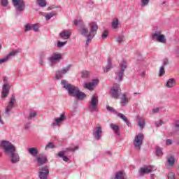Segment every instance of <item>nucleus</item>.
Returning <instances> with one entry per match:
<instances>
[{
  "label": "nucleus",
  "mask_w": 179,
  "mask_h": 179,
  "mask_svg": "<svg viewBox=\"0 0 179 179\" xmlns=\"http://www.w3.org/2000/svg\"><path fill=\"white\" fill-rule=\"evenodd\" d=\"M73 23L75 26H81V27L79 29L80 33L84 37H86V47L89 46V44L90 43V41L94 38V36L97 34V30H99V25H97V23L96 22H90L88 26L89 29H87L85 27V24H83V20L81 19L79 20H74Z\"/></svg>",
  "instance_id": "nucleus-1"
},
{
  "label": "nucleus",
  "mask_w": 179,
  "mask_h": 179,
  "mask_svg": "<svg viewBox=\"0 0 179 179\" xmlns=\"http://www.w3.org/2000/svg\"><path fill=\"white\" fill-rule=\"evenodd\" d=\"M0 148L3 150L4 154L10 157V163L16 164L20 162V156L17 153L16 146L13 145L10 141H0Z\"/></svg>",
  "instance_id": "nucleus-2"
},
{
  "label": "nucleus",
  "mask_w": 179,
  "mask_h": 179,
  "mask_svg": "<svg viewBox=\"0 0 179 179\" xmlns=\"http://www.w3.org/2000/svg\"><path fill=\"white\" fill-rule=\"evenodd\" d=\"M61 85L63 89L67 90L69 96H71L72 97H75L76 96V94L79 90V87L68 83L66 80H62Z\"/></svg>",
  "instance_id": "nucleus-3"
},
{
  "label": "nucleus",
  "mask_w": 179,
  "mask_h": 179,
  "mask_svg": "<svg viewBox=\"0 0 179 179\" xmlns=\"http://www.w3.org/2000/svg\"><path fill=\"white\" fill-rule=\"evenodd\" d=\"M99 106V98L97 94H94L91 101L89 103L88 110L90 113H94V111H97V107Z\"/></svg>",
  "instance_id": "nucleus-4"
},
{
  "label": "nucleus",
  "mask_w": 179,
  "mask_h": 179,
  "mask_svg": "<svg viewBox=\"0 0 179 179\" xmlns=\"http://www.w3.org/2000/svg\"><path fill=\"white\" fill-rule=\"evenodd\" d=\"M120 69L118 71L115 72V79L117 80V82H121L122 80V76H124V73L125 72V70L127 69V62L123 61L120 64Z\"/></svg>",
  "instance_id": "nucleus-5"
},
{
  "label": "nucleus",
  "mask_w": 179,
  "mask_h": 179,
  "mask_svg": "<svg viewBox=\"0 0 179 179\" xmlns=\"http://www.w3.org/2000/svg\"><path fill=\"white\" fill-rule=\"evenodd\" d=\"M152 39L158 41V43H162V44L167 43L166 36L162 34V31H155V33L152 34Z\"/></svg>",
  "instance_id": "nucleus-6"
},
{
  "label": "nucleus",
  "mask_w": 179,
  "mask_h": 179,
  "mask_svg": "<svg viewBox=\"0 0 179 179\" xmlns=\"http://www.w3.org/2000/svg\"><path fill=\"white\" fill-rule=\"evenodd\" d=\"M144 136L142 133H139L136 135L134 139L133 145L136 150H141V146L143 145Z\"/></svg>",
  "instance_id": "nucleus-7"
},
{
  "label": "nucleus",
  "mask_w": 179,
  "mask_h": 179,
  "mask_svg": "<svg viewBox=\"0 0 179 179\" xmlns=\"http://www.w3.org/2000/svg\"><path fill=\"white\" fill-rule=\"evenodd\" d=\"M71 68H72V64H68L66 67H63V69L58 70L55 73V79L57 80H59L63 76V75H66L67 72L71 71Z\"/></svg>",
  "instance_id": "nucleus-8"
},
{
  "label": "nucleus",
  "mask_w": 179,
  "mask_h": 179,
  "mask_svg": "<svg viewBox=\"0 0 179 179\" xmlns=\"http://www.w3.org/2000/svg\"><path fill=\"white\" fill-rule=\"evenodd\" d=\"M17 12H22L26 8V3L23 0H12Z\"/></svg>",
  "instance_id": "nucleus-9"
},
{
  "label": "nucleus",
  "mask_w": 179,
  "mask_h": 179,
  "mask_svg": "<svg viewBox=\"0 0 179 179\" xmlns=\"http://www.w3.org/2000/svg\"><path fill=\"white\" fill-rule=\"evenodd\" d=\"M15 103H16V98L15 97V95L13 94L10 99L8 105L6 108L5 114L9 115V113H10V111H12V108L15 107Z\"/></svg>",
  "instance_id": "nucleus-10"
},
{
  "label": "nucleus",
  "mask_w": 179,
  "mask_h": 179,
  "mask_svg": "<svg viewBox=\"0 0 179 179\" xmlns=\"http://www.w3.org/2000/svg\"><path fill=\"white\" fill-rule=\"evenodd\" d=\"M92 135L94 137V139L100 141L101 136H103V129H101V127H94L92 131Z\"/></svg>",
  "instance_id": "nucleus-11"
},
{
  "label": "nucleus",
  "mask_w": 179,
  "mask_h": 179,
  "mask_svg": "<svg viewBox=\"0 0 179 179\" xmlns=\"http://www.w3.org/2000/svg\"><path fill=\"white\" fill-rule=\"evenodd\" d=\"M110 93L113 99H118L121 94V87L120 85L113 86L110 90Z\"/></svg>",
  "instance_id": "nucleus-12"
},
{
  "label": "nucleus",
  "mask_w": 179,
  "mask_h": 179,
  "mask_svg": "<svg viewBox=\"0 0 179 179\" xmlns=\"http://www.w3.org/2000/svg\"><path fill=\"white\" fill-rule=\"evenodd\" d=\"M66 120V115H65V113H63L60 115L59 117L55 119V122L52 123V127H59L62 122H64Z\"/></svg>",
  "instance_id": "nucleus-13"
},
{
  "label": "nucleus",
  "mask_w": 179,
  "mask_h": 179,
  "mask_svg": "<svg viewBox=\"0 0 179 179\" xmlns=\"http://www.w3.org/2000/svg\"><path fill=\"white\" fill-rule=\"evenodd\" d=\"M48 174H50L48 166H45L42 167V169H41V171H39V178L47 179L48 178Z\"/></svg>",
  "instance_id": "nucleus-14"
},
{
  "label": "nucleus",
  "mask_w": 179,
  "mask_h": 179,
  "mask_svg": "<svg viewBox=\"0 0 179 179\" xmlns=\"http://www.w3.org/2000/svg\"><path fill=\"white\" fill-rule=\"evenodd\" d=\"M10 90V85L8 83H5L2 87L1 99H6V97H8Z\"/></svg>",
  "instance_id": "nucleus-15"
},
{
  "label": "nucleus",
  "mask_w": 179,
  "mask_h": 179,
  "mask_svg": "<svg viewBox=\"0 0 179 179\" xmlns=\"http://www.w3.org/2000/svg\"><path fill=\"white\" fill-rule=\"evenodd\" d=\"M47 155L41 154L36 157V162L38 166H44L47 163Z\"/></svg>",
  "instance_id": "nucleus-16"
},
{
  "label": "nucleus",
  "mask_w": 179,
  "mask_h": 179,
  "mask_svg": "<svg viewBox=\"0 0 179 179\" xmlns=\"http://www.w3.org/2000/svg\"><path fill=\"white\" fill-rule=\"evenodd\" d=\"M19 54V49L13 50L10 52L8 55H7L4 58L0 59V64H3L8 61L9 58H12V57H15V55H17Z\"/></svg>",
  "instance_id": "nucleus-17"
},
{
  "label": "nucleus",
  "mask_w": 179,
  "mask_h": 179,
  "mask_svg": "<svg viewBox=\"0 0 179 179\" xmlns=\"http://www.w3.org/2000/svg\"><path fill=\"white\" fill-rule=\"evenodd\" d=\"M62 59V55L58 52L53 53L52 55L48 57V61L50 64H55L56 61H60Z\"/></svg>",
  "instance_id": "nucleus-18"
},
{
  "label": "nucleus",
  "mask_w": 179,
  "mask_h": 179,
  "mask_svg": "<svg viewBox=\"0 0 179 179\" xmlns=\"http://www.w3.org/2000/svg\"><path fill=\"white\" fill-rule=\"evenodd\" d=\"M150 173H152V166L141 167L138 170L140 177H143V176H145V174H149Z\"/></svg>",
  "instance_id": "nucleus-19"
},
{
  "label": "nucleus",
  "mask_w": 179,
  "mask_h": 179,
  "mask_svg": "<svg viewBox=\"0 0 179 179\" xmlns=\"http://www.w3.org/2000/svg\"><path fill=\"white\" fill-rule=\"evenodd\" d=\"M99 80H93L92 83H87L85 84L84 87L88 89V90H93V86H96Z\"/></svg>",
  "instance_id": "nucleus-20"
},
{
  "label": "nucleus",
  "mask_w": 179,
  "mask_h": 179,
  "mask_svg": "<svg viewBox=\"0 0 179 179\" xmlns=\"http://www.w3.org/2000/svg\"><path fill=\"white\" fill-rule=\"evenodd\" d=\"M71 34H72L71 31L64 30L59 34V37H61V38H65L66 40L69 38V37H71Z\"/></svg>",
  "instance_id": "nucleus-21"
},
{
  "label": "nucleus",
  "mask_w": 179,
  "mask_h": 179,
  "mask_svg": "<svg viewBox=\"0 0 179 179\" xmlns=\"http://www.w3.org/2000/svg\"><path fill=\"white\" fill-rule=\"evenodd\" d=\"M28 153L32 156V157H36L37 155H38V150L36 148H30L28 149Z\"/></svg>",
  "instance_id": "nucleus-22"
},
{
  "label": "nucleus",
  "mask_w": 179,
  "mask_h": 179,
  "mask_svg": "<svg viewBox=\"0 0 179 179\" xmlns=\"http://www.w3.org/2000/svg\"><path fill=\"white\" fill-rule=\"evenodd\" d=\"M74 97H77L78 100H84L86 99V94L79 90Z\"/></svg>",
  "instance_id": "nucleus-23"
},
{
  "label": "nucleus",
  "mask_w": 179,
  "mask_h": 179,
  "mask_svg": "<svg viewBox=\"0 0 179 179\" xmlns=\"http://www.w3.org/2000/svg\"><path fill=\"white\" fill-rule=\"evenodd\" d=\"M65 153H66V150H62L57 154V156H59V157H62L64 162H69V158L64 155Z\"/></svg>",
  "instance_id": "nucleus-24"
},
{
  "label": "nucleus",
  "mask_w": 179,
  "mask_h": 179,
  "mask_svg": "<svg viewBox=\"0 0 179 179\" xmlns=\"http://www.w3.org/2000/svg\"><path fill=\"white\" fill-rule=\"evenodd\" d=\"M166 87H169V88L174 87V86H176V79L174 78L169 79L167 83H166Z\"/></svg>",
  "instance_id": "nucleus-25"
},
{
  "label": "nucleus",
  "mask_w": 179,
  "mask_h": 179,
  "mask_svg": "<svg viewBox=\"0 0 179 179\" xmlns=\"http://www.w3.org/2000/svg\"><path fill=\"white\" fill-rule=\"evenodd\" d=\"M110 127L111 128V129H113V131H114V132H115V134H116V135H120V126L111 123L110 124Z\"/></svg>",
  "instance_id": "nucleus-26"
},
{
  "label": "nucleus",
  "mask_w": 179,
  "mask_h": 179,
  "mask_svg": "<svg viewBox=\"0 0 179 179\" xmlns=\"http://www.w3.org/2000/svg\"><path fill=\"white\" fill-rule=\"evenodd\" d=\"M127 103H129L128 97H127L126 94H123L121 97V102H120L122 107H125Z\"/></svg>",
  "instance_id": "nucleus-27"
},
{
  "label": "nucleus",
  "mask_w": 179,
  "mask_h": 179,
  "mask_svg": "<svg viewBox=\"0 0 179 179\" xmlns=\"http://www.w3.org/2000/svg\"><path fill=\"white\" fill-rule=\"evenodd\" d=\"M173 131L176 134H179V120H176L173 123Z\"/></svg>",
  "instance_id": "nucleus-28"
},
{
  "label": "nucleus",
  "mask_w": 179,
  "mask_h": 179,
  "mask_svg": "<svg viewBox=\"0 0 179 179\" xmlns=\"http://www.w3.org/2000/svg\"><path fill=\"white\" fill-rule=\"evenodd\" d=\"M115 179H125V173L122 171H118L115 173Z\"/></svg>",
  "instance_id": "nucleus-29"
},
{
  "label": "nucleus",
  "mask_w": 179,
  "mask_h": 179,
  "mask_svg": "<svg viewBox=\"0 0 179 179\" xmlns=\"http://www.w3.org/2000/svg\"><path fill=\"white\" fill-rule=\"evenodd\" d=\"M36 3L40 8H45V6H47L46 0H36Z\"/></svg>",
  "instance_id": "nucleus-30"
},
{
  "label": "nucleus",
  "mask_w": 179,
  "mask_h": 179,
  "mask_svg": "<svg viewBox=\"0 0 179 179\" xmlns=\"http://www.w3.org/2000/svg\"><path fill=\"white\" fill-rule=\"evenodd\" d=\"M118 26H120V20L118 18H115L112 22V28L118 29Z\"/></svg>",
  "instance_id": "nucleus-31"
},
{
  "label": "nucleus",
  "mask_w": 179,
  "mask_h": 179,
  "mask_svg": "<svg viewBox=\"0 0 179 179\" xmlns=\"http://www.w3.org/2000/svg\"><path fill=\"white\" fill-rule=\"evenodd\" d=\"M111 68H113V64H111V59H108V64L104 69V72H108Z\"/></svg>",
  "instance_id": "nucleus-32"
},
{
  "label": "nucleus",
  "mask_w": 179,
  "mask_h": 179,
  "mask_svg": "<svg viewBox=\"0 0 179 179\" xmlns=\"http://www.w3.org/2000/svg\"><path fill=\"white\" fill-rule=\"evenodd\" d=\"M167 162L169 166H173L176 164V158H174L173 155H171L170 157L168 158Z\"/></svg>",
  "instance_id": "nucleus-33"
},
{
  "label": "nucleus",
  "mask_w": 179,
  "mask_h": 179,
  "mask_svg": "<svg viewBox=\"0 0 179 179\" xmlns=\"http://www.w3.org/2000/svg\"><path fill=\"white\" fill-rule=\"evenodd\" d=\"M54 16H57V13L55 12H52L46 14L45 17L46 20H50V19H51V17H54Z\"/></svg>",
  "instance_id": "nucleus-34"
},
{
  "label": "nucleus",
  "mask_w": 179,
  "mask_h": 179,
  "mask_svg": "<svg viewBox=\"0 0 179 179\" xmlns=\"http://www.w3.org/2000/svg\"><path fill=\"white\" fill-rule=\"evenodd\" d=\"M139 121L138 122V125L140 128L143 129L145 127V120L143 119L138 117Z\"/></svg>",
  "instance_id": "nucleus-35"
},
{
  "label": "nucleus",
  "mask_w": 179,
  "mask_h": 179,
  "mask_svg": "<svg viewBox=\"0 0 179 179\" xmlns=\"http://www.w3.org/2000/svg\"><path fill=\"white\" fill-rule=\"evenodd\" d=\"M157 156H162L163 155V150L160 147H157L155 151Z\"/></svg>",
  "instance_id": "nucleus-36"
},
{
  "label": "nucleus",
  "mask_w": 179,
  "mask_h": 179,
  "mask_svg": "<svg viewBox=\"0 0 179 179\" xmlns=\"http://www.w3.org/2000/svg\"><path fill=\"white\" fill-rule=\"evenodd\" d=\"M78 149H79V146L76 145V146L74 147V148H67L64 150H66V152H75V150H78Z\"/></svg>",
  "instance_id": "nucleus-37"
},
{
  "label": "nucleus",
  "mask_w": 179,
  "mask_h": 179,
  "mask_svg": "<svg viewBox=\"0 0 179 179\" xmlns=\"http://www.w3.org/2000/svg\"><path fill=\"white\" fill-rule=\"evenodd\" d=\"M106 110L108 111H110V113H114L115 114H117V110H115V109H114V108L110 106H106Z\"/></svg>",
  "instance_id": "nucleus-38"
},
{
  "label": "nucleus",
  "mask_w": 179,
  "mask_h": 179,
  "mask_svg": "<svg viewBox=\"0 0 179 179\" xmlns=\"http://www.w3.org/2000/svg\"><path fill=\"white\" fill-rule=\"evenodd\" d=\"M147 5H149V0H141V8H145V6H147Z\"/></svg>",
  "instance_id": "nucleus-39"
},
{
  "label": "nucleus",
  "mask_w": 179,
  "mask_h": 179,
  "mask_svg": "<svg viewBox=\"0 0 179 179\" xmlns=\"http://www.w3.org/2000/svg\"><path fill=\"white\" fill-rule=\"evenodd\" d=\"M55 148V145L52 143H49L45 147V150H47V149H54Z\"/></svg>",
  "instance_id": "nucleus-40"
},
{
  "label": "nucleus",
  "mask_w": 179,
  "mask_h": 179,
  "mask_svg": "<svg viewBox=\"0 0 179 179\" xmlns=\"http://www.w3.org/2000/svg\"><path fill=\"white\" fill-rule=\"evenodd\" d=\"M37 116V113L33 112L29 113V116L28 117V120H33V118H36Z\"/></svg>",
  "instance_id": "nucleus-41"
},
{
  "label": "nucleus",
  "mask_w": 179,
  "mask_h": 179,
  "mask_svg": "<svg viewBox=\"0 0 179 179\" xmlns=\"http://www.w3.org/2000/svg\"><path fill=\"white\" fill-rule=\"evenodd\" d=\"M90 73L87 71H85L82 72L81 77L86 79V78H89Z\"/></svg>",
  "instance_id": "nucleus-42"
},
{
  "label": "nucleus",
  "mask_w": 179,
  "mask_h": 179,
  "mask_svg": "<svg viewBox=\"0 0 179 179\" xmlns=\"http://www.w3.org/2000/svg\"><path fill=\"white\" fill-rule=\"evenodd\" d=\"M166 73V71L164 70V66H162L159 69V76H163Z\"/></svg>",
  "instance_id": "nucleus-43"
},
{
  "label": "nucleus",
  "mask_w": 179,
  "mask_h": 179,
  "mask_svg": "<svg viewBox=\"0 0 179 179\" xmlns=\"http://www.w3.org/2000/svg\"><path fill=\"white\" fill-rule=\"evenodd\" d=\"M168 179H176V174L173 172L169 173Z\"/></svg>",
  "instance_id": "nucleus-44"
},
{
  "label": "nucleus",
  "mask_w": 179,
  "mask_h": 179,
  "mask_svg": "<svg viewBox=\"0 0 179 179\" xmlns=\"http://www.w3.org/2000/svg\"><path fill=\"white\" fill-rule=\"evenodd\" d=\"M66 44V41L61 42L59 41L57 42V47H58V48H62V47H64V45H65Z\"/></svg>",
  "instance_id": "nucleus-45"
},
{
  "label": "nucleus",
  "mask_w": 179,
  "mask_h": 179,
  "mask_svg": "<svg viewBox=\"0 0 179 179\" xmlns=\"http://www.w3.org/2000/svg\"><path fill=\"white\" fill-rule=\"evenodd\" d=\"M107 37H108V31L105 30L101 35V38L104 39L107 38Z\"/></svg>",
  "instance_id": "nucleus-46"
},
{
  "label": "nucleus",
  "mask_w": 179,
  "mask_h": 179,
  "mask_svg": "<svg viewBox=\"0 0 179 179\" xmlns=\"http://www.w3.org/2000/svg\"><path fill=\"white\" fill-rule=\"evenodd\" d=\"M25 31H30V30H31L32 29V25H31L30 24H27L25 26Z\"/></svg>",
  "instance_id": "nucleus-47"
},
{
  "label": "nucleus",
  "mask_w": 179,
  "mask_h": 179,
  "mask_svg": "<svg viewBox=\"0 0 179 179\" xmlns=\"http://www.w3.org/2000/svg\"><path fill=\"white\" fill-rule=\"evenodd\" d=\"M117 117H119L120 118H121L124 122L127 119V116H125L124 114L122 113H118L117 114Z\"/></svg>",
  "instance_id": "nucleus-48"
},
{
  "label": "nucleus",
  "mask_w": 179,
  "mask_h": 179,
  "mask_svg": "<svg viewBox=\"0 0 179 179\" xmlns=\"http://www.w3.org/2000/svg\"><path fill=\"white\" fill-rule=\"evenodd\" d=\"M124 41V36H119L117 38V42L119 43V44H121Z\"/></svg>",
  "instance_id": "nucleus-49"
},
{
  "label": "nucleus",
  "mask_w": 179,
  "mask_h": 179,
  "mask_svg": "<svg viewBox=\"0 0 179 179\" xmlns=\"http://www.w3.org/2000/svg\"><path fill=\"white\" fill-rule=\"evenodd\" d=\"M171 145H173V140L171 139H166V145L170 146Z\"/></svg>",
  "instance_id": "nucleus-50"
},
{
  "label": "nucleus",
  "mask_w": 179,
  "mask_h": 179,
  "mask_svg": "<svg viewBox=\"0 0 179 179\" xmlns=\"http://www.w3.org/2000/svg\"><path fill=\"white\" fill-rule=\"evenodd\" d=\"M163 124H164V122H163V121H162V120L155 122L156 127H162V125H163Z\"/></svg>",
  "instance_id": "nucleus-51"
},
{
  "label": "nucleus",
  "mask_w": 179,
  "mask_h": 179,
  "mask_svg": "<svg viewBox=\"0 0 179 179\" xmlns=\"http://www.w3.org/2000/svg\"><path fill=\"white\" fill-rule=\"evenodd\" d=\"M32 29L35 32L38 31V27L37 26V24H32Z\"/></svg>",
  "instance_id": "nucleus-52"
},
{
  "label": "nucleus",
  "mask_w": 179,
  "mask_h": 179,
  "mask_svg": "<svg viewBox=\"0 0 179 179\" xmlns=\"http://www.w3.org/2000/svg\"><path fill=\"white\" fill-rule=\"evenodd\" d=\"M3 6H8V0H1Z\"/></svg>",
  "instance_id": "nucleus-53"
},
{
  "label": "nucleus",
  "mask_w": 179,
  "mask_h": 179,
  "mask_svg": "<svg viewBox=\"0 0 179 179\" xmlns=\"http://www.w3.org/2000/svg\"><path fill=\"white\" fill-rule=\"evenodd\" d=\"M40 58L42 59H44V58H45V52H41Z\"/></svg>",
  "instance_id": "nucleus-54"
},
{
  "label": "nucleus",
  "mask_w": 179,
  "mask_h": 179,
  "mask_svg": "<svg viewBox=\"0 0 179 179\" xmlns=\"http://www.w3.org/2000/svg\"><path fill=\"white\" fill-rule=\"evenodd\" d=\"M159 108H156L152 109V113L154 114H157V113H159Z\"/></svg>",
  "instance_id": "nucleus-55"
},
{
  "label": "nucleus",
  "mask_w": 179,
  "mask_h": 179,
  "mask_svg": "<svg viewBox=\"0 0 179 179\" xmlns=\"http://www.w3.org/2000/svg\"><path fill=\"white\" fill-rule=\"evenodd\" d=\"M124 122L127 127H131V123L129 122V120H128V118L124 120Z\"/></svg>",
  "instance_id": "nucleus-56"
},
{
  "label": "nucleus",
  "mask_w": 179,
  "mask_h": 179,
  "mask_svg": "<svg viewBox=\"0 0 179 179\" xmlns=\"http://www.w3.org/2000/svg\"><path fill=\"white\" fill-rule=\"evenodd\" d=\"M39 64L43 66L44 65V59H39Z\"/></svg>",
  "instance_id": "nucleus-57"
},
{
  "label": "nucleus",
  "mask_w": 179,
  "mask_h": 179,
  "mask_svg": "<svg viewBox=\"0 0 179 179\" xmlns=\"http://www.w3.org/2000/svg\"><path fill=\"white\" fill-rule=\"evenodd\" d=\"M166 65H169V60H167V59L164 61V64L162 66H164H164H166Z\"/></svg>",
  "instance_id": "nucleus-58"
},
{
  "label": "nucleus",
  "mask_w": 179,
  "mask_h": 179,
  "mask_svg": "<svg viewBox=\"0 0 179 179\" xmlns=\"http://www.w3.org/2000/svg\"><path fill=\"white\" fill-rule=\"evenodd\" d=\"M3 124H5V122H3V120H2V117H1V114H0V125H3Z\"/></svg>",
  "instance_id": "nucleus-59"
},
{
  "label": "nucleus",
  "mask_w": 179,
  "mask_h": 179,
  "mask_svg": "<svg viewBox=\"0 0 179 179\" xmlns=\"http://www.w3.org/2000/svg\"><path fill=\"white\" fill-rule=\"evenodd\" d=\"M54 9H60L61 6H53Z\"/></svg>",
  "instance_id": "nucleus-60"
},
{
  "label": "nucleus",
  "mask_w": 179,
  "mask_h": 179,
  "mask_svg": "<svg viewBox=\"0 0 179 179\" xmlns=\"http://www.w3.org/2000/svg\"><path fill=\"white\" fill-rule=\"evenodd\" d=\"M145 71H143V72L141 73V76H142V78H145Z\"/></svg>",
  "instance_id": "nucleus-61"
},
{
  "label": "nucleus",
  "mask_w": 179,
  "mask_h": 179,
  "mask_svg": "<svg viewBox=\"0 0 179 179\" xmlns=\"http://www.w3.org/2000/svg\"><path fill=\"white\" fill-rule=\"evenodd\" d=\"M89 5H91V6H93V1L90 0L89 2H88Z\"/></svg>",
  "instance_id": "nucleus-62"
},
{
  "label": "nucleus",
  "mask_w": 179,
  "mask_h": 179,
  "mask_svg": "<svg viewBox=\"0 0 179 179\" xmlns=\"http://www.w3.org/2000/svg\"><path fill=\"white\" fill-rule=\"evenodd\" d=\"M106 154L108 156H111V151H107Z\"/></svg>",
  "instance_id": "nucleus-63"
},
{
  "label": "nucleus",
  "mask_w": 179,
  "mask_h": 179,
  "mask_svg": "<svg viewBox=\"0 0 179 179\" xmlns=\"http://www.w3.org/2000/svg\"><path fill=\"white\" fill-rule=\"evenodd\" d=\"M52 9H54V6L48 8V10H52Z\"/></svg>",
  "instance_id": "nucleus-64"
}]
</instances>
